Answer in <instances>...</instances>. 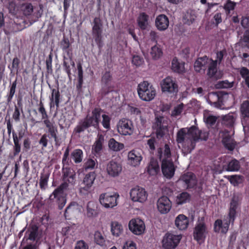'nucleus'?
Segmentation results:
<instances>
[{"mask_svg":"<svg viewBox=\"0 0 249 249\" xmlns=\"http://www.w3.org/2000/svg\"><path fill=\"white\" fill-rule=\"evenodd\" d=\"M169 19L168 17L163 14L159 15L156 18L155 24L158 30L164 31L169 26Z\"/></svg>","mask_w":249,"mask_h":249,"instance_id":"obj_26","label":"nucleus"},{"mask_svg":"<svg viewBox=\"0 0 249 249\" xmlns=\"http://www.w3.org/2000/svg\"><path fill=\"white\" fill-rule=\"evenodd\" d=\"M157 205L158 210L161 213H167L171 208L172 203L167 196H162L158 199Z\"/></svg>","mask_w":249,"mask_h":249,"instance_id":"obj_18","label":"nucleus"},{"mask_svg":"<svg viewBox=\"0 0 249 249\" xmlns=\"http://www.w3.org/2000/svg\"><path fill=\"white\" fill-rule=\"evenodd\" d=\"M91 33L93 38L99 49L103 46L102 34L103 23L100 17H95L91 23Z\"/></svg>","mask_w":249,"mask_h":249,"instance_id":"obj_3","label":"nucleus"},{"mask_svg":"<svg viewBox=\"0 0 249 249\" xmlns=\"http://www.w3.org/2000/svg\"><path fill=\"white\" fill-rule=\"evenodd\" d=\"M95 165L96 162L94 160L92 159H88L85 163L84 167L85 170L87 171L88 170L94 169Z\"/></svg>","mask_w":249,"mask_h":249,"instance_id":"obj_60","label":"nucleus"},{"mask_svg":"<svg viewBox=\"0 0 249 249\" xmlns=\"http://www.w3.org/2000/svg\"><path fill=\"white\" fill-rule=\"evenodd\" d=\"M142 160L141 154L136 150H132L128 152V160L133 166H136L140 164Z\"/></svg>","mask_w":249,"mask_h":249,"instance_id":"obj_25","label":"nucleus"},{"mask_svg":"<svg viewBox=\"0 0 249 249\" xmlns=\"http://www.w3.org/2000/svg\"><path fill=\"white\" fill-rule=\"evenodd\" d=\"M161 87L163 91L169 92H177L178 91V85L173 81L172 78L169 76L163 79L161 83Z\"/></svg>","mask_w":249,"mask_h":249,"instance_id":"obj_19","label":"nucleus"},{"mask_svg":"<svg viewBox=\"0 0 249 249\" xmlns=\"http://www.w3.org/2000/svg\"><path fill=\"white\" fill-rule=\"evenodd\" d=\"M189 128H182L180 129L177 134L176 141L178 143L182 144L185 148L187 149V152L188 146L190 145L189 141L187 140L192 138V134L189 133Z\"/></svg>","mask_w":249,"mask_h":249,"instance_id":"obj_10","label":"nucleus"},{"mask_svg":"<svg viewBox=\"0 0 249 249\" xmlns=\"http://www.w3.org/2000/svg\"><path fill=\"white\" fill-rule=\"evenodd\" d=\"M102 112L103 110L100 107H94L92 110L91 114L88 113L84 119L79 122L73 129V133L75 134H80L91 126L97 128L99 126Z\"/></svg>","mask_w":249,"mask_h":249,"instance_id":"obj_1","label":"nucleus"},{"mask_svg":"<svg viewBox=\"0 0 249 249\" xmlns=\"http://www.w3.org/2000/svg\"><path fill=\"white\" fill-rule=\"evenodd\" d=\"M83 153L80 149H74L71 154V158L74 160L75 163H79L82 161Z\"/></svg>","mask_w":249,"mask_h":249,"instance_id":"obj_39","label":"nucleus"},{"mask_svg":"<svg viewBox=\"0 0 249 249\" xmlns=\"http://www.w3.org/2000/svg\"><path fill=\"white\" fill-rule=\"evenodd\" d=\"M238 201V197L236 196H233L230 202L228 218L231 221V225H233L236 217L237 209L239 204Z\"/></svg>","mask_w":249,"mask_h":249,"instance_id":"obj_21","label":"nucleus"},{"mask_svg":"<svg viewBox=\"0 0 249 249\" xmlns=\"http://www.w3.org/2000/svg\"><path fill=\"white\" fill-rule=\"evenodd\" d=\"M223 222L221 219H218L216 220L213 225V230L215 232H221L222 230Z\"/></svg>","mask_w":249,"mask_h":249,"instance_id":"obj_59","label":"nucleus"},{"mask_svg":"<svg viewBox=\"0 0 249 249\" xmlns=\"http://www.w3.org/2000/svg\"><path fill=\"white\" fill-rule=\"evenodd\" d=\"M77 68L78 71V83L76 86L77 91L79 93L83 92L84 91L82 89V85L83 84V70L82 64L78 63L77 64Z\"/></svg>","mask_w":249,"mask_h":249,"instance_id":"obj_38","label":"nucleus"},{"mask_svg":"<svg viewBox=\"0 0 249 249\" xmlns=\"http://www.w3.org/2000/svg\"><path fill=\"white\" fill-rule=\"evenodd\" d=\"M69 184L68 182L63 181L50 196L49 198L51 200H53L55 198L58 199L59 201L58 207L60 209H62L66 204V200L62 196V195L64 191L68 189Z\"/></svg>","mask_w":249,"mask_h":249,"instance_id":"obj_5","label":"nucleus"},{"mask_svg":"<svg viewBox=\"0 0 249 249\" xmlns=\"http://www.w3.org/2000/svg\"><path fill=\"white\" fill-rule=\"evenodd\" d=\"M153 127L156 130L157 138L155 137H151L147 141V145L151 153H153L156 149V146L158 144L157 139H160L163 138L168 131L167 122L163 116H157Z\"/></svg>","mask_w":249,"mask_h":249,"instance_id":"obj_2","label":"nucleus"},{"mask_svg":"<svg viewBox=\"0 0 249 249\" xmlns=\"http://www.w3.org/2000/svg\"><path fill=\"white\" fill-rule=\"evenodd\" d=\"M161 170L163 175L167 178H172L175 174V168L172 161L163 159L161 163Z\"/></svg>","mask_w":249,"mask_h":249,"instance_id":"obj_17","label":"nucleus"},{"mask_svg":"<svg viewBox=\"0 0 249 249\" xmlns=\"http://www.w3.org/2000/svg\"><path fill=\"white\" fill-rule=\"evenodd\" d=\"M102 117L103 120L101 123L103 127L107 129H110V123L111 119L109 116L106 114H103Z\"/></svg>","mask_w":249,"mask_h":249,"instance_id":"obj_55","label":"nucleus"},{"mask_svg":"<svg viewBox=\"0 0 249 249\" xmlns=\"http://www.w3.org/2000/svg\"><path fill=\"white\" fill-rule=\"evenodd\" d=\"M71 66L73 69L75 68V63L72 60L71 54L69 52V51H68V56H63V67L64 71L67 73L70 80H71Z\"/></svg>","mask_w":249,"mask_h":249,"instance_id":"obj_22","label":"nucleus"},{"mask_svg":"<svg viewBox=\"0 0 249 249\" xmlns=\"http://www.w3.org/2000/svg\"><path fill=\"white\" fill-rule=\"evenodd\" d=\"M143 59L140 56L138 55H134L133 56L132 62L136 66H141L143 62Z\"/></svg>","mask_w":249,"mask_h":249,"instance_id":"obj_62","label":"nucleus"},{"mask_svg":"<svg viewBox=\"0 0 249 249\" xmlns=\"http://www.w3.org/2000/svg\"><path fill=\"white\" fill-rule=\"evenodd\" d=\"M109 148L113 151H119L124 148L123 143L119 142L114 138H111L108 142Z\"/></svg>","mask_w":249,"mask_h":249,"instance_id":"obj_37","label":"nucleus"},{"mask_svg":"<svg viewBox=\"0 0 249 249\" xmlns=\"http://www.w3.org/2000/svg\"><path fill=\"white\" fill-rule=\"evenodd\" d=\"M160 171V166L157 160H151L147 167V172L151 176L156 175Z\"/></svg>","mask_w":249,"mask_h":249,"instance_id":"obj_36","label":"nucleus"},{"mask_svg":"<svg viewBox=\"0 0 249 249\" xmlns=\"http://www.w3.org/2000/svg\"><path fill=\"white\" fill-rule=\"evenodd\" d=\"M119 196L117 193H105L99 196L100 204L106 208H112L117 205V199Z\"/></svg>","mask_w":249,"mask_h":249,"instance_id":"obj_6","label":"nucleus"},{"mask_svg":"<svg viewBox=\"0 0 249 249\" xmlns=\"http://www.w3.org/2000/svg\"><path fill=\"white\" fill-rule=\"evenodd\" d=\"M234 123V118L232 115L228 114L222 118V124L228 127H232Z\"/></svg>","mask_w":249,"mask_h":249,"instance_id":"obj_48","label":"nucleus"},{"mask_svg":"<svg viewBox=\"0 0 249 249\" xmlns=\"http://www.w3.org/2000/svg\"><path fill=\"white\" fill-rule=\"evenodd\" d=\"M239 43L243 47L249 48V30L245 31L240 39Z\"/></svg>","mask_w":249,"mask_h":249,"instance_id":"obj_47","label":"nucleus"},{"mask_svg":"<svg viewBox=\"0 0 249 249\" xmlns=\"http://www.w3.org/2000/svg\"><path fill=\"white\" fill-rule=\"evenodd\" d=\"M79 209V205L76 202H71L66 208L64 215L66 218L69 219L71 215L73 214L74 213L78 211Z\"/></svg>","mask_w":249,"mask_h":249,"instance_id":"obj_32","label":"nucleus"},{"mask_svg":"<svg viewBox=\"0 0 249 249\" xmlns=\"http://www.w3.org/2000/svg\"><path fill=\"white\" fill-rule=\"evenodd\" d=\"M172 69L173 71L177 72H181L183 71V67L178 62L173 59L172 63Z\"/></svg>","mask_w":249,"mask_h":249,"instance_id":"obj_54","label":"nucleus"},{"mask_svg":"<svg viewBox=\"0 0 249 249\" xmlns=\"http://www.w3.org/2000/svg\"><path fill=\"white\" fill-rule=\"evenodd\" d=\"M180 179L184 183L187 189H193L196 190L197 188V179L196 176L192 172H187L182 175Z\"/></svg>","mask_w":249,"mask_h":249,"instance_id":"obj_9","label":"nucleus"},{"mask_svg":"<svg viewBox=\"0 0 249 249\" xmlns=\"http://www.w3.org/2000/svg\"><path fill=\"white\" fill-rule=\"evenodd\" d=\"M234 186H237L243 182V177L241 175L228 176L226 178Z\"/></svg>","mask_w":249,"mask_h":249,"instance_id":"obj_43","label":"nucleus"},{"mask_svg":"<svg viewBox=\"0 0 249 249\" xmlns=\"http://www.w3.org/2000/svg\"><path fill=\"white\" fill-rule=\"evenodd\" d=\"M150 54L153 59H157L162 55V52L159 47L155 45L151 48Z\"/></svg>","mask_w":249,"mask_h":249,"instance_id":"obj_51","label":"nucleus"},{"mask_svg":"<svg viewBox=\"0 0 249 249\" xmlns=\"http://www.w3.org/2000/svg\"><path fill=\"white\" fill-rule=\"evenodd\" d=\"M129 230L136 235H141L144 231L145 226L142 219L137 218L131 219L128 224Z\"/></svg>","mask_w":249,"mask_h":249,"instance_id":"obj_13","label":"nucleus"},{"mask_svg":"<svg viewBox=\"0 0 249 249\" xmlns=\"http://www.w3.org/2000/svg\"><path fill=\"white\" fill-rule=\"evenodd\" d=\"M70 45V43L69 39L66 37H64L60 42V47L63 51L67 53V54L68 51L70 52V50H69Z\"/></svg>","mask_w":249,"mask_h":249,"instance_id":"obj_58","label":"nucleus"},{"mask_svg":"<svg viewBox=\"0 0 249 249\" xmlns=\"http://www.w3.org/2000/svg\"><path fill=\"white\" fill-rule=\"evenodd\" d=\"M181 236L171 233H167L162 240V246L164 249H174L179 243Z\"/></svg>","mask_w":249,"mask_h":249,"instance_id":"obj_7","label":"nucleus"},{"mask_svg":"<svg viewBox=\"0 0 249 249\" xmlns=\"http://www.w3.org/2000/svg\"><path fill=\"white\" fill-rule=\"evenodd\" d=\"M240 167L239 162L237 160L233 159L229 162L227 170L229 171H237L239 170Z\"/></svg>","mask_w":249,"mask_h":249,"instance_id":"obj_50","label":"nucleus"},{"mask_svg":"<svg viewBox=\"0 0 249 249\" xmlns=\"http://www.w3.org/2000/svg\"><path fill=\"white\" fill-rule=\"evenodd\" d=\"M122 170V164L113 160H110L107 165V172L111 177L114 178L118 176Z\"/></svg>","mask_w":249,"mask_h":249,"instance_id":"obj_16","label":"nucleus"},{"mask_svg":"<svg viewBox=\"0 0 249 249\" xmlns=\"http://www.w3.org/2000/svg\"><path fill=\"white\" fill-rule=\"evenodd\" d=\"M130 196L133 201L142 203L147 199V194L144 189L137 187L131 190Z\"/></svg>","mask_w":249,"mask_h":249,"instance_id":"obj_14","label":"nucleus"},{"mask_svg":"<svg viewBox=\"0 0 249 249\" xmlns=\"http://www.w3.org/2000/svg\"><path fill=\"white\" fill-rule=\"evenodd\" d=\"M191 198V196L187 192H183L178 195L176 202L178 205L189 202Z\"/></svg>","mask_w":249,"mask_h":249,"instance_id":"obj_33","label":"nucleus"},{"mask_svg":"<svg viewBox=\"0 0 249 249\" xmlns=\"http://www.w3.org/2000/svg\"><path fill=\"white\" fill-rule=\"evenodd\" d=\"M189 225V219L184 214H179L176 218L175 225L179 230L186 229Z\"/></svg>","mask_w":249,"mask_h":249,"instance_id":"obj_29","label":"nucleus"},{"mask_svg":"<svg viewBox=\"0 0 249 249\" xmlns=\"http://www.w3.org/2000/svg\"><path fill=\"white\" fill-rule=\"evenodd\" d=\"M52 59H53V55L51 53L48 57L47 58L46 60V69H47V73L48 74H52L53 73V69H52Z\"/></svg>","mask_w":249,"mask_h":249,"instance_id":"obj_56","label":"nucleus"},{"mask_svg":"<svg viewBox=\"0 0 249 249\" xmlns=\"http://www.w3.org/2000/svg\"><path fill=\"white\" fill-rule=\"evenodd\" d=\"M48 136L46 134H44L39 141V143L41 145V149H43L48 145V140L47 137Z\"/></svg>","mask_w":249,"mask_h":249,"instance_id":"obj_61","label":"nucleus"},{"mask_svg":"<svg viewBox=\"0 0 249 249\" xmlns=\"http://www.w3.org/2000/svg\"><path fill=\"white\" fill-rule=\"evenodd\" d=\"M184 105L181 103L177 106L175 107L171 112V116L173 117H176L179 115L183 109Z\"/></svg>","mask_w":249,"mask_h":249,"instance_id":"obj_57","label":"nucleus"},{"mask_svg":"<svg viewBox=\"0 0 249 249\" xmlns=\"http://www.w3.org/2000/svg\"><path fill=\"white\" fill-rule=\"evenodd\" d=\"M111 231L113 235L119 236L123 231V226L118 222H112L111 223Z\"/></svg>","mask_w":249,"mask_h":249,"instance_id":"obj_41","label":"nucleus"},{"mask_svg":"<svg viewBox=\"0 0 249 249\" xmlns=\"http://www.w3.org/2000/svg\"><path fill=\"white\" fill-rule=\"evenodd\" d=\"M104 142V136L102 134H98L97 138L92 147V152L95 155H99L100 154L103 149Z\"/></svg>","mask_w":249,"mask_h":249,"instance_id":"obj_28","label":"nucleus"},{"mask_svg":"<svg viewBox=\"0 0 249 249\" xmlns=\"http://www.w3.org/2000/svg\"><path fill=\"white\" fill-rule=\"evenodd\" d=\"M6 7L8 9V12L10 14L14 16L17 15L18 8L15 1L14 0L9 1Z\"/></svg>","mask_w":249,"mask_h":249,"instance_id":"obj_49","label":"nucleus"},{"mask_svg":"<svg viewBox=\"0 0 249 249\" xmlns=\"http://www.w3.org/2000/svg\"><path fill=\"white\" fill-rule=\"evenodd\" d=\"M197 17L196 13L195 10H188L183 17L184 23L190 25L195 22Z\"/></svg>","mask_w":249,"mask_h":249,"instance_id":"obj_31","label":"nucleus"},{"mask_svg":"<svg viewBox=\"0 0 249 249\" xmlns=\"http://www.w3.org/2000/svg\"><path fill=\"white\" fill-rule=\"evenodd\" d=\"M207 68V75L210 77H213L217 72V60L213 61L211 59Z\"/></svg>","mask_w":249,"mask_h":249,"instance_id":"obj_42","label":"nucleus"},{"mask_svg":"<svg viewBox=\"0 0 249 249\" xmlns=\"http://www.w3.org/2000/svg\"><path fill=\"white\" fill-rule=\"evenodd\" d=\"M189 133L192 134L191 139L187 140L190 143V145L188 147V150L189 151V152H191L195 148L197 141L199 140L206 141L208 137L207 132L202 131L194 125L190 127Z\"/></svg>","mask_w":249,"mask_h":249,"instance_id":"obj_4","label":"nucleus"},{"mask_svg":"<svg viewBox=\"0 0 249 249\" xmlns=\"http://www.w3.org/2000/svg\"><path fill=\"white\" fill-rule=\"evenodd\" d=\"M74 249H89V246L83 240H80L76 242Z\"/></svg>","mask_w":249,"mask_h":249,"instance_id":"obj_63","label":"nucleus"},{"mask_svg":"<svg viewBox=\"0 0 249 249\" xmlns=\"http://www.w3.org/2000/svg\"><path fill=\"white\" fill-rule=\"evenodd\" d=\"M50 175L49 174H41L39 181V186L41 189L44 190L48 185Z\"/></svg>","mask_w":249,"mask_h":249,"instance_id":"obj_52","label":"nucleus"},{"mask_svg":"<svg viewBox=\"0 0 249 249\" xmlns=\"http://www.w3.org/2000/svg\"><path fill=\"white\" fill-rule=\"evenodd\" d=\"M138 93L146 92V93H153L155 89L153 86L147 81H143L140 83L138 87Z\"/></svg>","mask_w":249,"mask_h":249,"instance_id":"obj_30","label":"nucleus"},{"mask_svg":"<svg viewBox=\"0 0 249 249\" xmlns=\"http://www.w3.org/2000/svg\"><path fill=\"white\" fill-rule=\"evenodd\" d=\"M12 135L14 143V155L15 156L18 155L20 153L21 147L18 136L14 130L12 132Z\"/></svg>","mask_w":249,"mask_h":249,"instance_id":"obj_44","label":"nucleus"},{"mask_svg":"<svg viewBox=\"0 0 249 249\" xmlns=\"http://www.w3.org/2000/svg\"><path fill=\"white\" fill-rule=\"evenodd\" d=\"M226 94H207L205 98L211 105H213L217 107H221L224 104L223 103V96Z\"/></svg>","mask_w":249,"mask_h":249,"instance_id":"obj_24","label":"nucleus"},{"mask_svg":"<svg viewBox=\"0 0 249 249\" xmlns=\"http://www.w3.org/2000/svg\"><path fill=\"white\" fill-rule=\"evenodd\" d=\"M211 59H209L206 56L199 57L194 63V69L197 72L203 73L208 67V65Z\"/></svg>","mask_w":249,"mask_h":249,"instance_id":"obj_23","label":"nucleus"},{"mask_svg":"<svg viewBox=\"0 0 249 249\" xmlns=\"http://www.w3.org/2000/svg\"><path fill=\"white\" fill-rule=\"evenodd\" d=\"M94 240L95 243L100 246H104L106 245V239L101 232L96 231L94 235Z\"/></svg>","mask_w":249,"mask_h":249,"instance_id":"obj_46","label":"nucleus"},{"mask_svg":"<svg viewBox=\"0 0 249 249\" xmlns=\"http://www.w3.org/2000/svg\"><path fill=\"white\" fill-rule=\"evenodd\" d=\"M62 179L70 184H73L75 181L76 174L75 171L70 167H62Z\"/></svg>","mask_w":249,"mask_h":249,"instance_id":"obj_20","label":"nucleus"},{"mask_svg":"<svg viewBox=\"0 0 249 249\" xmlns=\"http://www.w3.org/2000/svg\"><path fill=\"white\" fill-rule=\"evenodd\" d=\"M240 111L243 118H249V101H245L241 105Z\"/></svg>","mask_w":249,"mask_h":249,"instance_id":"obj_45","label":"nucleus"},{"mask_svg":"<svg viewBox=\"0 0 249 249\" xmlns=\"http://www.w3.org/2000/svg\"><path fill=\"white\" fill-rule=\"evenodd\" d=\"M207 233V227L204 222H200L196 225L194 232V239L197 242L204 241L206 237Z\"/></svg>","mask_w":249,"mask_h":249,"instance_id":"obj_12","label":"nucleus"},{"mask_svg":"<svg viewBox=\"0 0 249 249\" xmlns=\"http://www.w3.org/2000/svg\"><path fill=\"white\" fill-rule=\"evenodd\" d=\"M20 8L23 15L26 16L31 15L34 11V7L31 3H22Z\"/></svg>","mask_w":249,"mask_h":249,"instance_id":"obj_40","label":"nucleus"},{"mask_svg":"<svg viewBox=\"0 0 249 249\" xmlns=\"http://www.w3.org/2000/svg\"><path fill=\"white\" fill-rule=\"evenodd\" d=\"M148 18L149 16L145 13H141L140 14L138 18L137 21L138 25L141 30H144L147 28L148 25Z\"/></svg>","mask_w":249,"mask_h":249,"instance_id":"obj_34","label":"nucleus"},{"mask_svg":"<svg viewBox=\"0 0 249 249\" xmlns=\"http://www.w3.org/2000/svg\"><path fill=\"white\" fill-rule=\"evenodd\" d=\"M222 142L224 147L230 151H232L235 148L236 146V142L232 138L231 136L226 132L224 133Z\"/></svg>","mask_w":249,"mask_h":249,"instance_id":"obj_27","label":"nucleus"},{"mask_svg":"<svg viewBox=\"0 0 249 249\" xmlns=\"http://www.w3.org/2000/svg\"><path fill=\"white\" fill-rule=\"evenodd\" d=\"M96 177L95 172H90L85 175L80 189L81 193L86 194L91 192Z\"/></svg>","mask_w":249,"mask_h":249,"instance_id":"obj_8","label":"nucleus"},{"mask_svg":"<svg viewBox=\"0 0 249 249\" xmlns=\"http://www.w3.org/2000/svg\"><path fill=\"white\" fill-rule=\"evenodd\" d=\"M123 249H137L136 244L132 241H126L123 246Z\"/></svg>","mask_w":249,"mask_h":249,"instance_id":"obj_64","label":"nucleus"},{"mask_svg":"<svg viewBox=\"0 0 249 249\" xmlns=\"http://www.w3.org/2000/svg\"><path fill=\"white\" fill-rule=\"evenodd\" d=\"M43 123L48 129V132L50 135V138H53L55 146L59 147L61 145V142L57 136L58 129L57 126L49 120H44Z\"/></svg>","mask_w":249,"mask_h":249,"instance_id":"obj_15","label":"nucleus"},{"mask_svg":"<svg viewBox=\"0 0 249 249\" xmlns=\"http://www.w3.org/2000/svg\"><path fill=\"white\" fill-rule=\"evenodd\" d=\"M233 82H229L227 80L219 81L215 85L216 89H227L233 87Z\"/></svg>","mask_w":249,"mask_h":249,"instance_id":"obj_53","label":"nucleus"},{"mask_svg":"<svg viewBox=\"0 0 249 249\" xmlns=\"http://www.w3.org/2000/svg\"><path fill=\"white\" fill-rule=\"evenodd\" d=\"M117 129L118 132L122 135H131L133 132L134 127L131 121L123 118L119 121Z\"/></svg>","mask_w":249,"mask_h":249,"instance_id":"obj_11","label":"nucleus"},{"mask_svg":"<svg viewBox=\"0 0 249 249\" xmlns=\"http://www.w3.org/2000/svg\"><path fill=\"white\" fill-rule=\"evenodd\" d=\"M27 234H28V239L29 240L35 241L38 234V227L36 224L31 225L26 232V235Z\"/></svg>","mask_w":249,"mask_h":249,"instance_id":"obj_35","label":"nucleus"}]
</instances>
